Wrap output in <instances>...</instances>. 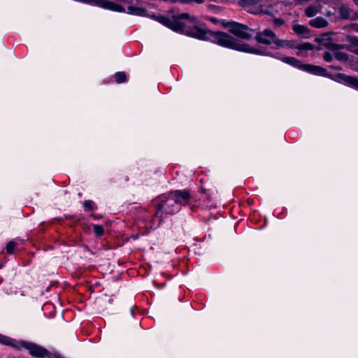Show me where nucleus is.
I'll use <instances>...</instances> for the list:
<instances>
[{"instance_id": "f03ea898", "label": "nucleus", "mask_w": 358, "mask_h": 358, "mask_svg": "<svg viewBox=\"0 0 358 358\" xmlns=\"http://www.w3.org/2000/svg\"><path fill=\"white\" fill-rule=\"evenodd\" d=\"M180 210L179 206L170 192L163 194L159 197L155 215L146 227L150 229H157L160 226L164 215H173Z\"/></svg>"}, {"instance_id": "cd10ccee", "label": "nucleus", "mask_w": 358, "mask_h": 358, "mask_svg": "<svg viewBox=\"0 0 358 358\" xmlns=\"http://www.w3.org/2000/svg\"><path fill=\"white\" fill-rule=\"evenodd\" d=\"M355 3L358 5V0H354Z\"/></svg>"}, {"instance_id": "6e6552de", "label": "nucleus", "mask_w": 358, "mask_h": 358, "mask_svg": "<svg viewBox=\"0 0 358 358\" xmlns=\"http://www.w3.org/2000/svg\"><path fill=\"white\" fill-rule=\"evenodd\" d=\"M336 77L345 83L358 90V78L353 76H348L343 73L337 74Z\"/></svg>"}, {"instance_id": "f3484780", "label": "nucleus", "mask_w": 358, "mask_h": 358, "mask_svg": "<svg viewBox=\"0 0 358 358\" xmlns=\"http://www.w3.org/2000/svg\"><path fill=\"white\" fill-rule=\"evenodd\" d=\"M259 0H242L241 3L243 6L252 7L259 5Z\"/></svg>"}, {"instance_id": "f257e3e1", "label": "nucleus", "mask_w": 358, "mask_h": 358, "mask_svg": "<svg viewBox=\"0 0 358 358\" xmlns=\"http://www.w3.org/2000/svg\"><path fill=\"white\" fill-rule=\"evenodd\" d=\"M215 35H216L217 38L215 40H213V43L218 44L219 45L241 52L273 57L281 60L287 64H289L303 71L317 76H322L324 77L329 76L327 70L321 66L311 64H303L301 62L300 60L296 59L295 57L282 56L279 53L272 55L266 49L255 48L252 47L248 44L243 43L242 41L234 38L231 35L222 31H215Z\"/></svg>"}, {"instance_id": "1a4fd4ad", "label": "nucleus", "mask_w": 358, "mask_h": 358, "mask_svg": "<svg viewBox=\"0 0 358 358\" xmlns=\"http://www.w3.org/2000/svg\"><path fill=\"white\" fill-rule=\"evenodd\" d=\"M292 30L297 35L303 37L308 38L309 36V30L307 27L301 24H295L292 27Z\"/></svg>"}, {"instance_id": "9d476101", "label": "nucleus", "mask_w": 358, "mask_h": 358, "mask_svg": "<svg viewBox=\"0 0 358 358\" xmlns=\"http://www.w3.org/2000/svg\"><path fill=\"white\" fill-rule=\"evenodd\" d=\"M309 24L315 28H323L328 24L327 20L321 17L312 19L309 21Z\"/></svg>"}, {"instance_id": "a211bd4d", "label": "nucleus", "mask_w": 358, "mask_h": 358, "mask_svg": "<svg viewBox=\"0 0 358 358\" xmlns=\"http://www.w3.org/2000/svg\"><path fill=\"white\" fill-rule=\"evenodd\" d=\"M16 243L14 241H10L6 245V252L8 254H13L15 250Z\"/></svg>"}, {"instance_id": "0eeeda50", "label": "nucleus", "mask_w": 358, "mask_h": 358, "mask_svg": "<svg viewBox=\"0 0 358 358\" xmlns=\"http://www.w3.org/2000/svg\"><path fill=\"white\" fill-rule=\"evenodd\" d=\"M174 198L176 203L181 209L182 206L187 204L192 199L190 192L188 190H175L170 192Z\"/></svg>"}, {"instance_id": "7ed1b4c3", "label": "nucleus", "mask_w": 358, "mask_h": 358, "mask_svg": "<svg viewBox=\"0 0 358 358\" xmlns=\"http://www.w3.org/2000/svg\"><path fill=\"white\" fill-rule=\"evenodd\" d=\"M0 343L18 350L22 348L26 349L31 355L36 357H42L48 354L47 350L34 343L17 341L1 334H0Z\"/></svg>"}, {"instance_id": "9b49d317", "label": "nucleus", "mask_w": 358, "mask_h": 358, "mask_svg": "<svg viewBox=\"0 0 358 358\" xmlns=\"http://www.w3.org/2000/svg\"><path fill=\"white\" fill-rule=\"evenodd\" d=\"M339 14L343 19H348L350 17V9L346 6H341L339 8Z\"/></svg>"}, {"instance_id": "c85d7f7f", "label": "nucleus", "mask_w": 358, "mask_h": 358, "mask_svg": "<svg viewBox=\"0 0 358 358\" xmlns=\"http://www.w3.org/2000/svg\"><path fill=\"white\" fill-rule=\"evenodd\" d=\"M331 68L335 69L333 66H331ZM336 69H338V68H336Z\"/></svg>"}, {"instance_id": "20e7f679", "label": "nucleus", "mask_w": 358, "mask_h": 358, "mask_svg": "<svg viewBox=\"0 0 358 358\" xmlns=\"http://www.w3.org/2000/svg\"><path fill=\"white\" fill-rule=\"evenodd\" d=\"M224 27H228L230 32L243 39H249L252 36V30L247 26L236 22H230L224 24Z\"/></svg>"}, {"instance_id": "393cba45", "label": "nucleus", "mask_w": 358, "mask_h": 358, "mask_svg": "<svg viewBox=\"0 0 358 358\" xmlns=\"http://www.w3.org/2000/svg\"><path fill=\"white\" fill-rule=\"evenodd\" d=\"M210 20L212 22H217V20L215 18H214V17L210 18Z\"/></svg>"}, {"instance_id": "7c9ffc66", "label": "nucleus", "mask_w": 358, "mask_h": 358, "mask_svg": "<svg viewBox=\"0 0 358 358\" xmlns=\"http://www.w3.org/2000/svg\"><path fill=\"white\" fill-rule=\"evenodd\" d=\"M357 15H358V13H357Z\"/></svg>"}, {"instance_id": "bb28decb", "label": "nucleus", "mask_w": 358, "mask_h": 358, "mask_svg": "<svg viewBox=\"0 0 358 358\" xmlns=\"http://www.w3.org/2000/svg\"><path fill=\"white\" fill-rule=\"evenodd\" d=\"M336 45L331 44L330 46V48H336Z\"/></svg>"}, {"instance_id": "aec40b11", "label": "nucleus", "mask_w": 358, "mask_h": 358, "mask_svg": "<svg viewBox=\"0 0 358 358\" xmlns=\"http://www.w3.org/2000/svg\"><path fill=\"white\" fill-rule=\"evenodd\" d=\"M334 57V55H332L331 52H326L324 55H323V58L327 62H330L333 60V58Z\"/></svg>"}, {"instance_id": "6ab92c4d", "label": "nucleus", "mask_w": 358, "mask_h": 358, "mask_svg": "<svg viewBox=\"0 0 358 358\" xmlns=\"http://www.w3.org/2000/svg\"><path fill=\"white\" fill-rule=\"evenodd\" d=\"M285 23V21L281 18H275L273 21V24L275 28H278L283 25Z\"/></svg>"}, {"instance_id": "c756f323", "label": "nucleus", "mask_w": 358, "mask_h": 358, "mask_svg": "<svg viewBox=\"0 0 358 358\" xmlns=\"http://www.w3.org/2000/svg\"><path fill=\"white\" fill-rule=\"evenodd\" d=\"M357 54H358V51L357 52Z\"/></svg>"}, {"instance_id": "f8f14e48", "label": "nucleus", "mask_w": 358, "mask_h": 358, "mask_svg": "<svg viewBox=\"0 0 358 358\" xmlns=\"http://www.w3.org/2000/svg\"><path fill=\"white\" fill-rule=\"evenodd\" d=\"M334 56L338 61L345 62L348 60V55L343 52L336 50L334 52Z\"/></svg>"}, {"instance_id": "4be33fe9", "label": "nucleus", "mask_w": 358, "mask_h": 358, "mask_svg": "<svg viewBox=\"0 0 358 358\" xmlns=\"http://www.w3.org/2000/svg\"><path fill=\"white\" fill-rule=\"evenodd\" d=\"M115 1L119 3H130L129 0H115Z\"/></svg>"}, {"instance_id": "dca6fc26", "label": "nucleus", "mask_w": 358, "mask_h": 358, "mask_svg": "<svg viewBox=\"0 0 358 358\" xmlns=\"http://www.w3.org/2000/svg\"><path fill=\"white\" fill-rule=\"evenodd\" d=\"M115 80L117 83H122L126 81L127 76L124 72H117L115 75Z\"/></svg>"}, {"instance_id": "4468645a", "label": "nucleus", "mask_w": 358, "mask_h": 358, "mask_svg": "<svg viewBox=\"0 0 358 358\" xmlns=\"http://www.w3.org/2000/svg\"><path fill=\"white\" fill-rule=\"evenodd\" d=\"M93 231L96 236L100 237L103 235L104 229L101 225L99 224H93L92 225Z\"/></svg>"}, {"instance_id": "ddd939ff", "label": "nucleus", "mask_w": 358, "mask_h": 358, "mask_svg": "<svg viewBox=\"0 0 358 358\" xmlns=\"http://www.w3.org/2000/svg\"><path fill=\"white\" fill-rule=\"evenodd\" d=\"M305 13L307 17H311L318 13V9L315 6H310L306 8Z\"/></svg>"}, {"instance_id": "5701e85b", "label": "nucleus", "mask_w": 358, "mask_h": 358, "mask_svg": "<svg viewBox=\"0 0 358 358\" xmlns=\"http://www.w3.org/2000/svg\"><path fill=\"white\" fill-rule=\"evenodd\" d=\"M250 12L252 13H255V14H257V13H259V10H253L252 9H249L248 10Z\"/></svg>"}, {"instance_id": "a878e982", "label": "nucleus", "mask_w": 358, "mask_h": 358, "mask_svg": "<svg viewBox=\"0 0 358 358\" xmlns=\"http://www.w3.org/2000/svg\"><path fill=\"white\" fill-rule=\"evenodd\" d=\"M355 31H356L357 32H358V24H357L355 25Z\"/></svg>"}, {"instance_id": "b1692460", "label": "nucleus", "mask_w": 358, "mask_h": 358, "mask_svg": "<svg viewBox=\"0 0 358 358\" xmlns=\"http://www.w3.org/2000/svg\"><path fill=\"white\" fill-rule=\"evenodd\" d=\"M354 43H355V45H358V38H355V39L354 40Z\"/></svg>"}, {"instance_id": "2eb2a0df", "label": "nucleus", "mask_w": 358, "mask_h": 358, "mask_svg": "<svg viewBox=\"0 0 358 358\" xmlns=\"http://www.w3.org/2000/svg\"><path fill=\"white\" fill-rule=\"evenodd\" d=\"M83 206L87 210H95L96 209V206L94 202L92 200H86L83 203Z\"/></svg>"}, {"instance_id": "39448f33", "label": "nucleus", "mask_w": 358, "mask_h": 358, "mask_svg": "<svg viewBox=\"0 0 358 358\" xmlns=\"http://www.w3.org/2000/svg\"><path fill=\"white\" fill-rule=\"evenodd\" d=\"M273 49H280V48H292V49H298L300 50H310L312 48V45L308 43H297L296 41L293 40H283L280 39L278 36L275 39V45L273 46Z\"/></svg>"}, {"instance_id": "412c9836", "label": "nucleus", "mask_w": 358, "mask_h": 358, "mask_svg": "<svg viewBox=\"0 0 358 358\" xmlns=\"http://www.w3.org/2000/svg\"><path fill=\"white\" fill-rule=\"evenodd\" d=\"M179 1L185 4H190L193 2L200 4L203 3L204 0H179Z\"/></svg>"}, {"instance_id": "423d86ee", "label": "nucleus", "mask_w": 358, "mask_h": 358, "mask_svg": "<svg viewBox=\"0 0 358 358\" xmlns=\"http://www.w3.org/2000/svg\"><path fill=\"white\" fill-rule=\"evenodd\" d=\"M276 38L277 35L269 29L259 31L255 35V39L258 43L271 45L272 48L275 45Z\"/></svg>"}]
</instances>
